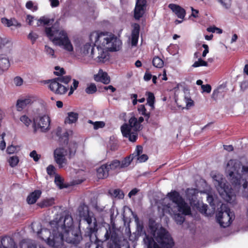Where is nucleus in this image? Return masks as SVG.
Returning <instances> with one entry per match:
<instances>
[{
    "instance_id": "13d9d810",
    "label": "nucleus",
    "mask_w": 248,
    "mask_h": 248,
    "mask_svg": "<svg viewBox=\"0 0 248 248\" xmlns=\"http://www.w3.org/2000/svg\"><path fill=\"white\" fill-rule=\"evenodd\" d=\"M55 69L56 70H59V71L54 72V74L57 76L62 75L64 74L65 73L63 68L60 69V67H59L58 66H56V67H55Z\"/></svg>"
},
{
    "instance_id": "412c9836",
    "label": "nucleus",
    "mask_w": 248,
    "mask_h": 248,
    "mask_svg": "<svg viewBox=\"0 0 248 248\" xmlns=\"http://www.w3.org/2000/svg\"><path fill=\"white\" fill-rule=\"evenodd\" d=\"M168 7L175 13L179 18L183 19L185 17L186 14V11L180 6L175 4L171 3L169 5Z\"/></svg>"
},
{
    "instance_id": "e2e57ef3",
    "label": "nucleus",
    "mask_w": 248,
    "mask_h": 248,
    "mask_svg": "<svg viewBox=\"0 0 248 248\" xmlns=\"http://www.w3.org/2000/svg\"><path fill=\"white\" fill-rule=\"evenodd\" d=\"M51 3V6L52 7H56L59 6V1L58 0H49Z\"/></svg>"
},
{
    "instance_id": "c756f323",
    "label": "nucleus",
    "mask_w": 248,
    "mask_h": 248,
    "mask_svg": "<svg viewBox=\"0 0 248 248\" xmlns=\"http://www.w3.org/2000/svg\"><path fill=\"white\" fill-rule=\"evenodd\" d=\"M146 95H147V104L152 108V109H153L155 99L154 94L153 93L148 92L146 93Z\"/></svg>"
},
{
    "instance_id": "f3484780",
    "label": "nucleus",
    "mask_w": 248,
    "mask_h": 248,
    "mask_svg": "<svg viewBox=\"0 0 248 248\" xmlns=\"http://www.w3.org/2000/svg\"><path fill=\"white\" fill-rule=\"evenodd\" d=\"M234 214L228 208L224 211H219L217 215L218 222L223 228L230 226Z\"/></svg>"
},
{
    "instance_id": "3c124183",
    "label": "nucleus",
    "mask_w": 248,
    "mask_h": 248,
    "mask_svg": "<svg viewBox=\"0 0 248 248\" xmlns=\"http://www.w3.org/2000/svg\"><path fill=\"white\" fill-rule=\"evenodd\" d=\"M1 21L3 24L7 27L12 26V19L9 20L6 18H2Z\"/></svg>"
},
{
    "instance_id": "4468645a",
    "label": "nucleus",
    "mask_w": 248,
    "mask_h": 248,
    "mask_svg": "<svg viewBox=\"0 0 248 248\" xmlns=\"http://www.w3.org/2000/svg\"><path fill=\"white\" fill-rule=\"evenodd\" d=\"M71 80V77L70 76H60L50 81L49 88L55 94H64L69 89V86L66 85Z\"/></svg>"
},
{
    "instance_id": "680f3d73",
    "label": "nucleus",
    "mask_w": 248,
    "mask_h": 248,
    "mask_svg": "<svg viewBox=\"0 0 248 248\" xmlns=\"http://www.w3.org/2000/svg\"><path fill=\"white\" fill-rule=\"evenodd\" d=\"M202 47L204 48V51L202 52V57H204L209 52L208 46L206 44H203Z\"/></svg>"
},
{
    "instance_id": "de8ad7c7",
    "label": "nucleus",
    "mask_w": 248,
    "mask_h": 248,
    "mask_svg": "<svg viewBox=\"0 0 248 248\" xmlns=\"http://www.w3.org/2000/svg\"><path fill=\"white\" fill-rule=\"evenodd\" d=\"M185 100L186 103V107L187 109L193 106L194 102L189 97H188V96H185Z\"/></svg>"
},
{
    "instance_id": "f257e3e1",
    "label": "nucleus",
    "mask_w": 248,
    "mask_h": 248,
    "mask_svg": "<svg viewBox=\"0 0 248 248\" xmlns=\"http://www.w3.org/2000/svg\"><path fill=\"white\" fill-rule=\"evenodd\" d=\"M90 44H85L81 48L83 55L81 61L85 64L89 63L92 59L98 62H104L108 51H118L122 45L116 35L108 32H93L90 35Z\"/></svg>"
},
{
    "instance_id": "72a5a7b5",
    "label": "nucleus",
    "mask_w": 248,
    "mask_h": 248,
    "mask_svg": "<svg viewBox=\"0 0 248 248\" xmlns=\"http://www.w3.org/2000/svg\"><path fill=\"white\" fill-rule=\"evenodd\" d=\"M111 195L114 197L118 198L120 199H123L124 197V194L123 192L119 189H114L111 193Z\"/></svg>"
},
{
    "instance_id": "5701e85b",
    "label": "nucleus",
    "mask_w": 248,
    "mask_h": 248,
    "mask_svg": "<svg viewBox=\"0 0 248 248\" xmlns=\"http://www.w3.org/2000/svg\"><path fill=\"white\" fill-rule=\"evenodd\" d=\"M94 79L98 82H102L105 84L110 82V78L106 72H103L101 69L99 70L98 74L94 76Z\"/></svg>"
},
{
    "instance_id": "0e129e2a",
    "label": "nucleus",
    "mask_w": 248,
    "mask_h": 248,
    "mask_svg": "<svg viewBox=\"0 0 248 248\" xmlns=\"http://www.w3.org/2000/svg\"><path fill=\"white\" fill-rule=\"evenodd\" d=\"M139 191V189L137 188H134L132 190H131L128 193V196L129 197H131L132 196L135 195Z\"/></svg>"
},
{
    "instance_id": "423d86ee",
    "label": "nucleus",
    "mask_w": 248,
    "mask_h": 248,
    "mask_svg": "<svg viewBox=\"0 0 248 248\" xmlns=\"http://www.w3.org/2000/svg\"><path fill=\"white\" fill-rule=\"evenodd\" d=\"M31 228L34 232H36L38 236L46 241L48 245L54 248H64L62 237L61 234L59 236L55 228H51V232L47 229H42L40 223L35 222L31 224Z\"/></svg>"
},
{
    "instance_id": "a18cd8bd",
    "label": "nucleus",
    "mask_w": 248,
    "mask_h": 248,
    "mask_svg": "<svg viewBox=\"0 0 248 248\" xmlns=\"http://www.w3.org/2000/svg\"><path fill=\"white\" fill-rule=\"evenodd\" d=\"M17 148H18V147L17 146L11 145L7 147L6 151L8 154H12L16 152L18 150Z\"/></svg>"
},
{
    "instance_id": "774afa93",
    "label": "nucleus",
    "mask_w": 248,
    "mask_h": 248,
    "mask_svg": "<svg viewBox=\"0 0 248 248\" xmlns=\"http://www.w3.org/2000/svg\"><path fill=\"white\" fill-rule=\"evenodd\" d=\"M12 26L17 27H20L21 25L20 23L18 22L15 19H12Z\"/></svg>"
},
{
    "instance_id": "6e6d98bb",
    "label": "nucleus",
    "mask_w": 248,
    "mask_h": 248,
    "mask_svg": "<svg viewBox=\"0 0 248 248\" xmlns=\"http://www.w3.org/2000/svg\"><path fill=\"white\" fill-rule=\"evenodd\" d=\"M201 88L203 92L210 93L211 91V86L209 84L202 85Z\"/></svg>"
},
{
    "instance_id": "dca6fc26",
    "label": "nucleus",
    "mask_w": 248,
    "mask_h": 248,
    "mask_svg": "<svg viewBox=\"0 0 248 248\" xmlns=\"http://www.w3.org/2000/svg\"><path fill=\"white\" fill-rule=\"evenodd\" d=\"M62 236L63 241L64 240L67 243L75 245L79 244L82 240L80 232L77 228H73L70 231L66 232Z\"/></svg>"
},
{
    "instance_id": "6e6552de",
    "label": "nucleus",
    "mask_w": 248,
    "mask_h": 248,
    "mask_svg": "<svg viewBox=\"0 0 248 248\" xmlns=\"http://www.w3.org/2000/svg\"><path fill=\"white\" fill-rule=\"evenodd\" d=\"M212 178L214 184L222 198L228 202L233 203L235 200V195L223 176L217 173L213 175Z\"/></svg>"
},
{
    "instance_id": "393cba45",
    "label": "nucleus",
    "mask_w": 248,
    "mask_h": 248,
    "mask_svg": "<svg viewBox=\"0 0 248 248\" xmlns=\"http://www.w3.org/2000/svg\"><path fill=\"white\" fill-rule=\"evenodd\" d=\"M10 64L9 58L6 55H0V70L4 71L10 67Z\"/></svg>"
},
{
    "instance_id": "f03ea898",
    "label": "nucleus",
    "mask_w": 248,
    "mask_h": 248,
    "mask_svg": "<svg viewBox=\"0 0 248 248\" xmlns=\"http://www.w3.org/2000/svg\"><path fill=\"white\" fill-rule=\"evenodd\" d=\"M226 169L235 190L241 191L243 197H248V181L243 178L245 175L248 176V164L243 165L238 160L231 159Z\"/></svg>"
},
{
    "instance_id": "2eb2a0df",
    "label": "nucleus",
    "mask_w": 248,
    "mask_h": 248,
    "mask_svg": "<svg viewBox=\"0 0 248 248\" xmlns=\"http://www.w3.org/2000/svg\"><path fill=\"white\" fill-rule=\"evenodd\" d=\"M50 120L46 114L34 119L33 131L36 133L40 129L41 132H45L49 129Z\"/></svg>"
},
{
    "instance_id": "052dcab7",
    "label": "nucleus",
    "mask_w": 248,
    "mask_h": 248,
    "mask_svg": "<svg viewBox=\"0 0 248 248\" xmlns=\"http://www.w3.org/2000/svg\"><path fill=\"white\" fill-rule=\"evenodd\" d=\"M34 17L31 15H27L26 18V21L30 25H31L32 24L33 20L34 19Z\"/></svg>"
},
{
    "instance_id": "9b49d317",
    "label": "nucleus",
    "mask_w": 248,
    "mask_h": 248,
    "mask_svg": "<svg viewBox=\"0 0 248 248\" xmlns=\"http://www.w3.org/2000/svg\"><path fill=\"white\" fill-rule=\"evenodd\" d=\"M69 158L74 156L76 153L77 144L76 142H70L68 144ZM68 155L67 149L63 147L56 148L54 151V158L55 162L59 168H63L67 165V159L65 156Z\"/></svg>"
},
{
    "instance_id": "2f4dec72",
    "label": "nucleus",
    "mask_w": 248,
    "mask_h": 248,
    "mask_svg": "<svg viewBox=\"0 0 248 248\" xmlns=\"http://www.w3.org/2000/svg\"><path fill=\"white\" fill-rule=\"evenodd\" d=\"M8 162L9 163L10 166L13 168L16 167L18 163L19 162V158L18 156L16 155H13L10 156L8 159Z\"/></svg>"
},
{
    "instance_id": "864d4df0",
    "label": "nucleus",
    "mask_w": 248,
    "mask_h": 248,
    "mask_svg": "<svg viewBox=\"0 0 248 248\" xmlns=\"http://www.w3.org/2000/svg\"><path fill=\"white\" fill-rule=\"evenodd\" d=\"M26 7L28 9H32L33 11L37 10L36 6H33V2L31 1H28L26 4Z\"/></svg>"
},
{
    "instance_id": "7ed1b4c3",
    "label": "nucleus",
    "mask_w": 248,
    "mask_h": 248,
    "mask_svg": "<svg viewBox=\"0 0 248 248\" xmlns=\"http://www.w3.org/2000/svg\"><path fill=\"white\" fill-rule=\"evenodd\" d=\"M45 32L47 37L54 45L69 52L73 51V46L68 34L60 26V20H57L51 27L46 28Z\"/></svg>"
},
{
    "instance_id": "4be33fe9",
    "label": "nucleus",
    "mask_w": 248,
    "mask_h": 248,
    "mask_svg": "<svg viewBox=\"0 0 248 248\" xmlns=\"http://www.w3.org/2000/svg\"><path fill=\"white\" fill-rule=\"evenodd\" d=\"M133 30L131 33V45L132 46H136L137 45L140 26L138 23H134L132 25Z\"/></svg>"
},
{
    "instance_id": "a19ab883",
    "label": "nucleus",
    "mask_w": 248,
    "mask_h": 248,
    "mask_svg": "<svg viewBox=\"0 0 248 248\" xmlns=\"http://www.w3.org/2000/svg\"><path fill=\"white\" fill-rule=\"evenodd\" d=\"M78 81L76 80V79H73V86H71L70 88V92L68 93V95H70L72 94L74 90L77 89L78 85Z\"/></svg>"
},
{
    "instance_id": "cd10ccee",
    "label": "nucleus",
    "mask_w": 248,
    "mask_h": 248,
    "mask_svg": "<svg viewBox=\"0 0 248 248\" xmlns=\"http://www.w3.org/2000/svg\"><path fill=\"white\" fill-rule=\"evenodd\" d=\"M78 114L76 112H70L68 113V116L65 122L69 124L75 123L78 119Z\"/></svg>"
},
{
    "instance_id": "20e7f679",
    "label": "nucleus",
    "mask_w": 248,
    "mask_h": 248,
    "mask_svg": "<svg viewBox=\"0 0 248 248\" xmlns=\"http://www.w3.org/2000/svg\"><path fill=\"white\" fill-rule=\"evenodd\" d=\"M167 196L175 203V205L173 207L168 206L170 214L172 216L177 224H182L185 219L184 215H188L191 214L190 207L185 202L180 194L176 191L168 193Z\"/></svg>"
},
{
    "instance_id": "338daca9",
    "label": "nucleus",
    "mask_w": 248,
    "mask_h": 248,
    "mask_svg": "<svg viewBox=\"0 0 248 248\" xmlns=\"http://www.w3.org/2000/svg\"><path fill=\"white\" fill-rule=\"evenodd\" d=\"M152 75L150 73H145L144 76V79L145 81H149L152 78Z\"/></svg>"
},
{
    "instance_id": "9d476101",
    "label": "nucleus",
    "mask_w": 248,
    "mask_h": 248,
    "mask_svg": "<svg viewBox=\"0 0 248 248\" xmlns=\"http://www.w3.org/2000/svg\"><path fill=\"white\" fill-rule=\"evenodd\" d=\"M142 117H140L138 120L134 117H131L129 120L128 124H124L121 130L124 137L128 138L132 142H135L138 138V131L140 128V124L143 121Z\"/></svg>"
},
{
    "instance_id": "a878e982",
    "label": "nucleus",
    "mask_w": 248,
    "mask_h": 248,
    "mask_svg": "<svg viewBox=\"0 0 248 248\" xmlns=\"http://www.w3.org/2000/svg\"><path fill=\"white\" fill-rule=\"evenodd\" d=\"M42 192L40 190H35L31 193L27 197V201L29 204H33L39 198Z\"/></svg>"
},
{
    "instance_id": "58836bf2",
    "label": "nucleus",
    "mask_w": 248,
    "mask_h": 248,
    "mask_svg": "<svg viewBox=\"0 0 248 248\" xmlns=\"http://www.w3.org/2000/svg\"><path fill=\"white\" fill-rule=\"evenodd\" d=\"M55 183L57 185V186H58L61 189L62 188L64 187L63 186L62 179L60 176L58 175L55 176Z\"/></svg>"
},
{
    "instance_id": "ea45409f",
    "label": "nucleus",
    "mask_w": 248,
    "mask_h": 248,
    "mask_svg": "<svg viewBox=\"0 0 248 248\" xmlns=\"http://www.w3.org/2000/svg\"><path fill=\"white\" fill-rule=\"evenodd\" d=\"M142 153V152L140 153L139 154V155L135 156L134 158V159L135 158H137V160L139 161V162H144L146 161H147L148 159V157L147 156V155H145V154H143V155H140V154Z\"/></svg>"
},
{
    "instance_id": "c85d7f7f",
    "label": "nucleus",
    "mask_w": 248,
    "mask_h": 248,
    "mask_svg": "<svg viewBox=\"0 0 248 248\" xmlns=\"http://www.w3.org/2000/svg\"><path fill=\"white\" fill-rule=\"evenodd\" d=\"M54 204L53 198L45 199L39 202L38 205L41 208H44L52 205Z\"/></svg>"
},
{
    "instance_id": "bf43d9fd",
    "label": "nucleus",
    "mask_w": 248,
    "mask_h": 248,
    "mask_svg": "<svg viewBox=\"0 0 248 248\" xmlns=\"http://www.w3.org/2000/svg\"><path fill=\"white\" fill-rule=\"evenodd\" d=\"M192 14L191 16L197 18L199 17V11L198 10L194 9L192 7H190Z\"/></svg>"
},
{
    "instance_id": "aec40b11",
    "label": "nucleus",
    "mask_w": 248,
    "mask_h": 248,
    "mask_svg": "<svg viewBox=\"0 0 248 248\" xmlns=\"http://www.w3.org/2000/svg\"><path fill=\"white\" fill-rule=\"evenodd\" d=\"M34 101L33 97L28 96L23 97L17 100L16 108L17 111H21L28 105L31 104Z\"/></svg>"
},
{
    "instance_id": "8fccbe9b",
    "label": "nucleus",
    "mask_w": 248,
    "mask_h": 248,
    "mask_svg": "<svg viewBox=\"0 0 248 248\" xmlns=\"http://www.w3.org/2000/svg\"><path fill=\"white\" fill-rule=\"evenodd\" d=\"M207 31L209 32H215L216 31L217 32V33L220 34L222 32V31L221 29L218 28L216 27H210L207 29Z\"/></svg>"
},
{
    "instance_id": "b1692460",
    "label": "nucleus",
    "mask_w": 248,
    "mask_h": 248,
    "mask_svg": "<svg viewBox=\"0 0 248 248\" xmlns=\"http://www.w3.org/2000/svg\"><path fill=\"white\" fill-rule=\"evenodd\" d=\"M109 170L106 164L101 165L97 169V175L99 179L107 178L109 174Z\"/></svg>"
},
{
    "instance_id": "c03bdc74",
    "label": "nucleus",
    "mask_w": 248,
    "mask_h": 248,
    "mask_svg": "<svg viewBox=\"0 0 248 248\" xmlns=\"http://www.w3.org/2000/svg\"><path fill=\"white\" fill-rule=\"evenodd\" d=\"M5 136V133H3L0 136V150H3L6 146V143L4 140V137Z\"/></svg>"
},
{
    "instance_id": "09e8293b",
    "label": "nucleus",
    "mask_w": 248,
    "mask_h": 248,
    "mask_svg": "<svg viewBox=\"0 0 248 248\" xmlns=\"http://www.w3.org/2000/svg\"><path fill=\"white\" fill-rule=\"evenodd\" d=\"M45 50L47 54H48L53 57H55L54 50L53 49H52L50 47H49L47 46H45Z\"/></svg>"
},
{
    "instance_id": "bb28decb",
    "label": "nucleus",
    "mask_w": 248,
    "mask_h": 248,
    "mask_svg": "<svg viewBox=\"0 0 248 248\" xmlns=\"http://www.w3.org/2000/svg\"><path fill=\"white\" fill-rule=\"evenodd\" d=\"M133 217L136 223V228L138 234L140 236L145 235V237L144 238H145L146 236L150 237L146 234L144 230L143 224L140 222L138 216L136 215H134Z\"/></svg>"
},
{
    "instance_id": "f704fd0d",
    "label": "nucleus",
    "mask_w": 248,
    "mask_h": 248,
    "mask_svg": "<svg viewBox=\"0 0 248 248\" xmlns=\"http://www.w3.org/2000/svg\"><path fill=\"white\" fill-rule=\"evenodd\" d=\"M222 6L226 9H228L231 6V0H217Z\"/></svg>"
},
{
    "instance_id": "c9c22d12",
    "label": "nucleus",
    "mask_w": 248,
    "mask_h": 248,
    "mask_svg": "<svg viewBox=\"0 0 248 248\" xmlns=\"http://www.w3.org/2000/svg\"><path fill=\"white\" fill-rule=\"evenodd\" d=\"M51 21V19L46 16H42L38 20L37 26H40L41 24L47 25Z\"/></svg>"
},
{
    "instance_id": "603ef678",
    "label": "nucleus",
    "mask_w": 248,
    "mask_h": 248,
    "mask_svg": "<svg viewBox=\"0 0 248 248\" xmlns=\"http://www.w3.org/2000/svg\"><path fill=\"white\" fill-rule=\"evenodd\" d=\"M105 125V124L103 122H95L93 123V128L94 129H97L99 128H102L104 127Z\"/></svg>"
},
{
    "instance_id": "39448f33",
    "label": "nucleus",
    "mask_w": 248,
    "mask_h": 248,
    "mask_svg": "<svg viewBox=\"0 0 248 248\" xmlns=\"http://www.w3.org/2000/svg\"><path fill=\"white\" fill-rule=\"evenodd\" d=\"M151 233L154 238L146 236L143 241L147 248H171L174 245L173 240L169 233L163 228H151Z\"/></svg>"
},
{
    "instance_id": "0eeeda50",
    "label": "nucleus",
    "mask_w": 248,
    "mask_h": 248,
    "mask_svg": "<svg viewBox=\"0 0 248 248\" xmlns=\"http://www.w3.org/2000/svg\"><path fill=\"white\" fill-rule=\"evenodd\" d=\"M79 216L80 218L79 222V228L82 223L87 225L85 232V235L91 239L93 235H95L97 230V224L93 214L89 210L88 206L84 203L81 204L78 208Z\"/></svg>"
},
{
    "instance_id": "37998d69",
    "label": "nucleus",
    "mask_w": 248,
    "mask_h": 248,
    "mask_svg": "<svg viewBox=\"0 0 248 248\" xmlns=\"http://www.w3.org/2000/svg\"><path fill=\"white\" fill-rule=\"evenodd\" d=\"M30 156L32 158L33 160L35 162H37L40 158V155H38L36 151L33 150L31 152L30 154Z\"/></svg>"
},
{
    "instance_id": "a211bd4d",
    "label": "nucleus",
    "mask_w": 248,
    "mask_h": 248,
    "mask_svg": "<svg viewBox=\"0 0 248 248\" xmlns=\"http://www.w3.org/2000/svg\"><path fill=\"white\" fill-rule=\"evenodd\" d=\"M146 7V0H137L134 12V17L139 20L144 15Z\"/></svg>"
},
{
    "instance_id": "473e14b6",
    "label": "nucleus",
    "mask_w": 248,
    "mask_h": 248,
    "mask_svg": "<svg viewBox=\"0 0 248 248\" xmlns=\"http://www.w3.org/2000/svg\"><path fill=\"white\" fill-rule=\"evenodd\" d=\"M97 91V88L94 84L92 83L90 84L85 89V92L88 94H93L95 93Z\"/></svg>"
},
{
    "instance_id": "49530a36",
    "label": "nucleus",
    "mask_w": 248,
    "mask_h": 248,
    "mask_svg": "<svg viewBox=\"0 0 248 248\" xmlns=\"http://www.w3.org/2000/svg\"><path fill=\"white\" fill-rule=\"evenodd\" d=\"M23 79L18 76L15 77L14 79V83L16 86H20L23 84Z\"/></svg>"
},
{
    "instance_id": "4c0bfd02",
    "label": "nucleus",
    "mask_w": 248,
    "mask_h": 248,
    "mask_svg": "<svg viewBox=\"0 0 248 248\" xmlns=\"http://www.w3.org/2000/svg\"><path fill=\"white\" fill-rule=\"evenodd\" d=\"M208 63L202 60L201 58L198 59V61L195 62L192 65L193 67H198L201 66H207Z\"/></svg>"
},
{
    "instance_id": "5fc2aeb1",
    "label": "nucleus",
    "mask_w": 248,
    "mask_h": 248,
    "mask_svg": "<svg viewBox=\"0 0 248 248\" xmlns=\"http://www.w3.org/2000/svg\"><path fill=\"white\" fill-rule=\"evenodd\" d=\"M55 167L52 165H50L46 168V171L48 175H52L55 173Z\"/></svg>"
},
{
    "instance_id": "ddd939ff",
    "label": "nucleus",
    "mask_w": 248,
    "mask_h": 248,
    "mask_svg": "<svg viewBox=\"0 0 248 248\" xmlns=\"http://www.w3.org/2000/svg\"><path fill=\"white\" fill-rule=\"evenodd\" d=\"M109 240L108 243V248H129L127 245H124L126 241L123 237L119 236L116 231L109 226L105 229L104 241Z\"/></svg>"
},
{
    "instance_id": "79ce46f5",
    "label": "nucleus",
    "mask_w": 248,
    "mask_h": 248,
    "mask_svg": "<svg viewBox=\"0 0 248 248\" xmlns=\"http://www.w3.org/2000/svg\"><path fill=\"white\" fill-rule=\"evenodd\" d=\"M38 37V35L37 34L32 31L31 32L28 36V39L31 41L32 44L34 43Z\"/></svg>"
},
{
    "instance_id": "4d7b16f0",
    "label": "nucleus",
    "mask_w": 248,
    "mask_h": 248,
    "mask_svg": "<svg viewBox=\"0 0 248 248\" xmlns=\"http://www.w3.org/2000/svg\"><path fill=\"white\" fill-rule=\"evenodd\" d=\"M240 86L241 89L243 91H244L248 88V79L241 82Z\"/></svg>"
},
{
    "instance_id": "1a4fd4ad",
    "label": "nucleus",
    "mask_w": 248,
    "mask_h": 248,
    "mask_svg": "<svg viewBox=\"0 0 248 248\" xmlns=\"http://www.w3.org/2000/svg\"><path fill=\"white\" fill-rule=\"evenodd\" d=\"M50 225L51 228H55L59 236L61 234L63 240L62 234L74 228L73 219L71 216L67 213L62 216L57 215L54 219L50 222Z\"/></svg>"
},
{
    "instance_id": "7c9ffc66",
    "label": "nucleus",
    "mask_w": 248,
    "mask_h": 248,
    "mask_svg": "<svg viewBox=\"0 0 248 248\" xmlns=\"http://www.w3.org/2000/svg\"><path fill=\"white\" fill-rule=\"evenodd\" d=\"M152 62L153 65L156 68H162L164 65L163 61L158 57L154 58Z\"/></svg>"
},
{
    "instance_id": "6ab92c4d",
    "label": "nucleus",
    "mask_w": 248,
    "mask_h": 248,
    "mask_svg": "<svg viewBox=\"0 0 248 248\" xmlns=\"http://www.w3.org/2000/svg\"><path fill=\"white\" fill-rule=\"evenodd\" d=\"M198 190L196 188H187L186 192V198L192 206H197L198 203L197 196Z\"/></svg>"
},
{
    "instance_id": "e433bc0d",
    "label": "nucleus",
    "mask_w": 248,
    "mask_h": 248,
    "mask_svg": "<svg viewBox=\"0 0 248 248\" xmlns=\"http://www.w3.org/2000/svg\"><path fill=\"white\" fill-rule=\"evenodd\" d=\"M20 121L26 126H29L31 123V120L26 115H22L20 118Z\"/></svg>"
},
{
    "instance_id": "f8f14e48",
    "label": "nucleus",
    "mask_w": 248,
    "mask_h": 248,
    "mask_svg": "<svg viewBox=\"0 0 248 248\" xmlns=\"http://www.w3.org/2000/svg\"><path fill=\"white\" fill-rule=\"evenodd\" d=\"M143 150L141 146L138 145L137 146L135 151L134 153L129 156L125 157L122 161L114 159L110 162L106 163L108 169L110 171H118L121 169L125 168L129 166L134 158L139 155Z\"/></svg>"
},
{
    "instance_id": "69168bd1",
    "label": "nucleus",
    "mask_w": 248,
    "mask_h": 248,
    "mask_svg": "<svg viewBox=\"0 0 248 248\" xmlns=\"http://www.w3.org/2000/svg\"><path fill=\"white\" fill-rule=\"evenodd\" d=\"M146 109L145 108V106L143 105H141L138 107V111L141 114L144 113V111H146Z\"/></svg>"
}]
</instances>
